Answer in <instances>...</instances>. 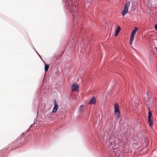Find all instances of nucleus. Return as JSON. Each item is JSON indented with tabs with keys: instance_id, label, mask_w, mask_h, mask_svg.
I'll use <instances>...</instances> for the list:
<instances>
[{
	"instance_id": "1",
	"label": "nucleus",
	"mask_w": 157,
	"mask_h": 157,
	"mask_svg": "<svg viewBox=\"0 0 157 157\" xmlns=\"http://www.w3.org/2000/svg\"><path fill=\"white\" fill-rule=\"evenodd\" d=\"M24 141V138L23 137H19L15 141L13 142L11 145V149L12 150H14L17 147V145H16L18 143L21 144Z\"/></svg>"
},
{
	"instance_id": "2",
	"label": "nucleus",
	"mask_w": 157,
	"mask_h": 157,
	"mask_svg": "<svg viewBox=\"0 0 157 157\" xmlns=\"http://www.w3.org/2000/svg\"><path fill=\"white\" fill-rule=\"evenodd\" d=\"M72 2L71 0L70 2H68L67 3L66 5L69 6L68 9L71 11V12L72 13H75L78 10V8H76L75 5L72 3Z\"/></svg>"
},
{
	"instance_id": "3",
	"label": "nucleus",
	"mask_w": 157,
	"mask_h": 157,
	"mask_svg": "<svg viewBox=\"0 0 157 157\" xmlns=\"http://www.w3.org/2000/svg\"><path fill=\"white\" fill-rule=\"evenodd\" d=\"M114 113L117 116V118L118 119L120 117V112L119 110V105L117 103H115L114 106Z\"/></svg>"
},
{
	"instance_id": "4",
	"label": "nucleus",
	"mask_w": 157,
	"mask_h": 157,
	"mask_svg": "<svg viewBox=\"0 0 157 157\" xmlns=\"http://www.w3.org/2000/svg\"><path fill=\"white\" fill-rule=\"evenodd\" d=\"M130 6V2H127L124 5V7L123 10L122 12V15L123 17H124V16L126 15L127 13L128 10V9Z\"/></svg>"
},
{
	"instance_id": "5",
	"label": "nucleus",
	"mask_w": 157,
	"mask_h": 157,
	"mask_svg": "<svg viewBox=\"0 0 157 157\" xmlns=\"http://www.w3.org/2000/svg\"><path fill=\"white\" fill-rule=\"evenodd\" d=\"M138 29L137 28L135 27L132 32L130 36V43L131 44H132V42L133 41L134 39V35Z\"/></svg>"
},
{
	"instance_id": "6",
	"label": "nucleus",
	"mask_w": 157,
	"mask_h": 157,
	"mask_svg": "<svg viewBox=\"0 0 157 157\" xmlns=\"http://www.w3.org/2000/svg\"><path fill=\"white\" fill-rule=\"evenodd\" d=\"M109 147L110 149L112 151L115 149L117 148V146L116 143L113 142L110 143L109 146Z\"/></svg>"
},
{
	"instance_id": "7",
	"label": "nucleus",
	"mask_w": 157,
	"mask_h": 157,
	"mask_svg": "<svg viewBox=\"0 0 157 157\" xmlns=\"http://www.w3.org/2000/svg\"><path fill=\"white\" fill-rule=\"evenodd\" d=\"M72 90L73 91L76 92L79 91V87L78 84L76 83H74L71 86Z\"/></svg>"
},
{
	"instance_id": "8",
	"label": "nucleus",
	"mask_w": 157,
	"mask_h": 157,
	"mask_svg": "<svg viewBox=\"0 0 157 157\" xmlns=\"http://www.w3.org/2000/svg\"><path fill=\"white\" fill-rule=\"evenodd\" d=\"M54 106L52 111V112L53 113L56 112L59 108V107L58 104L57 103L56 101V100H54Z\"/></svg>"
},
{
	"instance_id": "9",
	"label": "nucleus",
	"mask_w": 157,
	"mask_h": 157,
	"mask_svg": "<svg viewBox=\"0 0 157 157\" xmlns=\"http://www.w3.org/2000/svg\"><path fill=\"white\" fill-rule=\"evenodd\" d=\"M96 102V99L94 97H93L89 102L90 104H94Z\"/></svg>"
},
{
	"instance_id": "10",
	"label": "nucleus",
	"mask_w": 157,
	"mask_h": 157,
	"mask_svg": "<svg viewBox=\"0 0 157 157\" xmlns=\"http://www.w3.org/2000/svg\"><path fill=\"white\" fill-rule=\"evenodd\" d=\"M121 29L120 26H118V28L116 29L115 31V36H117L118 34L120 31Z\"/></svg>"
},
{
	"instance_id": "11",
	"label": "nucleus",
	"mask_w": 157,
	"mask_h": 157,
	"mask_svg": "<svg viewBox=\"0 0 157 157\" xmlns=\"http://www.w3.org/2000/svg\"><path fill=\"white\" fill-rule=\"evenodd\" d=\"M148 122L149 125L151 127L153 124V121L152 118H148Z\"/></svg>"
},
{
	"instance_id": "12",
	"label": "nucleus",
	"mask_w": 157,
	"mask_h": 157,
	"mask_svg": "<svg viewBox=\"0 0 157 157\" xmlns=\"http://www.w3.org/2000/svg\"><path fill=\"white\" fill-rule=\"evenodd\" d=\"M147 108H148V118H152V114L151 113V112L150 110V108L148 106H147Z\"/></svg>"
},
{
	"instance_id": "13",
	"label": "nucleus",
	"mask_w": 157,
	"mask_h": 157,
	"mask_svg": "<svg viewBox=\"0 0 157 157\" xmlns=\"http://www.w3.org/2000/svg\"><path fill=\"white\" fill-rule=\"evenodd\" d=\"M49 68V65L48 64H45V72H47Z\"/></svg>"
},
{
	"instance_id": "14",
	"label": "nucleus",
	"mask_w": 157,
	"mask_h": 157,
	"mask_svg": "<svg viewBox=\"0 0 157 157\" xmlns=\"http://www.w3.org/2000/svg\"><path fill=\"white\" fill-rule=\"evenodd\" d=\"M54 59L56 60H57L59 59V57L57 56H54Z\"/></svg>"
},
{
	"instance_id": "15",
	"label": "nucleus",
	"mask_w": 157,
	"mask_h": 157,
	"mask_svg": "<svg viewBox=\"0 0 157 157\" xmlns=\"http://www.w3.org/2000/svg\"><path fill=\"white\" fill-rule=\"evenodd\" d=\"M155 29L157 30V24L155 25Z\"/></svg>"
},
{
	"instance_id": "16",
	"label": "nucleus",
	"mask_w": 157,
	"mask_h": 157,
	"mask_svg": "<svg viewBox=\"0 0 157 157\" xmlns=\"http://www.w3.org/2000/svg\"><path fill=\"white\" fill-rule=\"evenodd\" d=\"M83 107V105H82L80 106V107Z\"/></svg>"
}]
</instances>
